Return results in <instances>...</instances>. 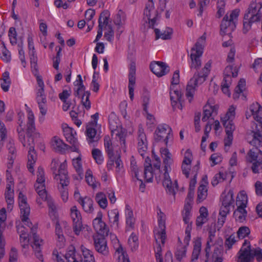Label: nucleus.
<instances>
[{"label": "nucleus", "mask_w": 262, "mask_h": 262, "mask_svg": "<svg viewBox=\"0 0 262 262\" xmlns=\"http://www.w3.org/2000/svg\"><path fill=\"white\" fill-rule=\"evenodd\" d=\"M203 52V48L198 42L190 50L189 68L191 71L195 70L196 72L189 80L186 87V96L189 102L191 101L197 88L206 80L210 72V63L208 62L205 64L201 71H198L202 64L201 57Z\"/></svg>", "instance_id": "f257e3e1"}, {"label": "nucleus", "mask_w": 262, "mask_h": 262, "mask_svg": "<svg viewBox=\"0 0 262 262\" xmlns=\"http://www.w3.org/2000/svg\"><path fill=\"white\" fill-rule=\"evenodd\" d=\"M249 109L257 123L253 124L247 141L251 145L262 146V107L256 103L250 105Z\"/></svg>", "instance_id": "f03ea898"}, {"label": "nucleus", "mask_w": 262, "mask_h": 262, "mask_svg": "<svg viewBox=\"0 0 262 262\" xmlns=\"http://www.w3.org/2000/svg\"><path fill=\"white\" fill-rule=\"evenodd\" d=\"M261 8V3H256L255 2L251 3L244 16L243 28L244 33L246 34L250 30L253 23L260 20Z\"/></svg>", "instance_id": "7ed1b4c3"}, {"label": "nucleus", "mask_w": 262, "mask_h": 262, "mask_svg": "<svg viewBox=\"0 0 262 262\" xmlns=\"http://www.w3.org/2000/svg\"><path fill=\"white\" fill-rule=\"evenodd\" d=\"M235 107L233 106L229 107L227 112L224 117L221 118V122L225 128L227 137L224 139L225 146H230L233 140V132L235 130V125L233 120L235 117Z\"/></svg>", "instance_id": "20e7f679"}, {"label": "nucleus", "mask_w": 262, "mask_h": 262, "mask_svg": "<svg viewBox=\"0 0 262 262\" xmlns=\"http://www.w3.org/2000/svg\"><path fill=\"white\" fill-rule=\"evenodd\" d=\"M239 11L235 9L230 14L227 13L224 17L221 24V34L222 35L230 34L236 28V21L239 15Z\"/></svg>", "instance_id": "39448f33"}, {"label": "nucleus", "mask_w": 262, "mask_h": 262, "mask_svg": "<svg viewBox=\"0 0 262 262\" xmlns=\"http://www.w3.org/2000/svg\"><path fill=\"white\" fill-rule=\"evenodd\" d=\"M248 152V161L251 163V168L254 173H262V151L258 147L262 146H255Z\"/></svg>", "instance_id": "423d86ee"}, {"label": "nucleus", "mask_w": 262, "mask_h": 262, "mask_svg": "<svg viewBox=\"0 0 262 262\" xmlns=\"http://www.w3.org/2000/svg\"><path fill=\"white\" fill-rule=\"evenodd\" d=\"M35 190L39 198L36 199L38 204H41V200L46 201L47 199V193L46 190L45 177L43 169L39 167L37 171V179L34 185Z\"/></svg>", "instance_id": "0eeeda50"}, {"label": "nucleus", "mask_w": 262, "mask_h": 262, "mask_svg": "<svg viewBox=\"0 0 262 262\" xmlns=\"http://www.w3.org/2000/svg\"><path fill=\"white\" fill-rule=\"evenodd\" d=\"M18 203L20 210L21 221L24 223L26 226L30 228L33 236L34 234H36L34 232V229L32 227V223L29 221L28 217L30 213V208L27 202V198L21 192H19L18 195Z\"/></svg>", "instance_id": "6e6552de"}, {"label": "nucleus", "mask_w": 262, "mask_h": 262, "mask_svg": "<svg viewBox=\"0 0 262 262\" xmlns=\"http://www.w3.org/2000/svg\"><path fill=\"white\" fill-rule=\"evenodd\" d=\"M154 138L157 142H164L167 145L169 141H172L173 138L171 128L166 124L159 125L155 130Z\"/></svg>", "instance_id": "1a4fd4ad"}, {"label": "nucleus", "mask_w": 262, "mask_h": 262, "mask_svg": "<svg viewBox=\"0 0 262 262\" xmlns=\"http://www.w3.org/2000/svg\"><path fill=\"white\" fill-rule=\"evenodd\" d=\"M144 14L148 20L149 27L154 28L156 24V21L159 18L160 15L158 11L155 8L152 0H148L146 3Z\"/></svg>", "instance_id": "9d476101"}, {"label": "nucleus", "mask_w": 262, "mask_h": 262, "mask_svg": "<svg viewBox=\"0 0 262 262\" xmlns=\"http://www.w3.org/2000/svg\"><path fill=\"white\" fill-rule=\"evenodd\" d=\"M158 221L159 229L155 231V238L157 243L158 239H160L162 244L164 245L166 238L165 215L161 210L158 213Z\"/></svg>", "instance_id": "9b49d317"}, {"label": "nucleus", "mask_w": 262, "mask_h": 262, "mask_svg": "<svg viewBox=\"0 0 262 262\" xmlns=\"http://www.w3.org/2000/svg\"><path fill=\"white\" fill-rule=\"evenodd\" d=\"M163 185L166 188V192L169 194L173 196L176 194V190L178 189V184L177 180L174 181L172 184L169 172L171 170H166L165 168L163 169Z\"/></svg>", "instance_id": "f8f14e48"}, {"label": "nucleus", "mask_w": 262, "mask_h": 262, "mask_svg": "<svg viewBox=\"0 0 262 262\" xmlns=\"http://www.w3.org/2000/svg\"><path fill=\"white\" fill-rule=\"evenodd\" d=\"M253 251L251 249L250 242L245 240L238 253V262H249L253 258Z\"/></svg>", "instance_id": "ddd939ff"}, {"label": "nucleus", "mask_w": 262, "mask_h": 262, "mask_svg": "<svg viewBox=\"0 0 262 262\" xmlns=\"http://www.w3.org/2000/svg\"><path fill=\"white\" fill-rule=\"evenodd\" d=\"M27 134L29 138L31 140L32 143L31 144L33 146L34 139L40 138V134L35 132L34 117L31 111H29L28 114Z\"/></svg>", "instance_id": "4468645a"}, {"label": "nucleus", "mask_w": 262, "mask_h": 262, "mask_svg": "<svg viewBox=\"0 0 262 262\" xmlns=\"http://www.w3.org/2000/svg\"><path fill=\"white\" fill-rule=\"evenodd\" d=\"M71 217L73 222L74 231L76 235H79L83 228L80 213L76 206H73L71 209Z\"/></svg>", "instance_id": "2eb2a0df"}, {"label": "nucleus", "mask_w": 262, "mask_h": 262, "mask_svg": "<svg viewBox=\"0 0 262 262\" xmlns=\"http://www.w3.org/2000/svg\"><path fill=\"white\" fill-rule=\"evenodd\" d=\"M150 69L158 77H162L170 71L168 66L162 61L151 62L150 64Z\"/></svg>", "instance_id": "dca6fc26"}, {"label": "nucleus", "mask_w": 262, "mask_h": 262, "mask_svg": "<svg viewBox=\"0 0 262 262\" xmlns=\"http://www.w3.org/2000/svg\"><path fill=\"white\" fill-rule=\"evenodd\" d=\"M6 148L8 152L7 168L12 169L14 163V160L16 157L17 150L14 143V141L12 139H9L6 144Z\"/></svg>", "instance_id": "f3484780"}, {"label": "nucleus", "mask_w": 262, "mask_h": 262, "mask_svg": "<svg viewBox=\"0 0 262 262\" xmlns=\"http://www.w3.org/2000/svg\"><path fill=\"white\" fill-rule=\"evenodd\" d=\"M137 140L138 151L140 155L143 157L147 149V141L144 129L141 125L138 127Z\"/></svg>", "instance_id": "a211bd4d"}, {"label": "nucleus", "mask_w": 262, "mask_h": 262, "mask_svg": "<svg viewBox=\"0 0 262 262\" xmlns=\"http://www.w3.org/2000/svg\"><path fill=\"white\" fill-rule=\"evenodd\" d=\"M63 132L67 141L72 145L71 147L72 150L73 151L78 152L79 144L77 139L75 137L76 132L72 128L68 126L63 128Z\"/></svg>", "instance_id": "6ab92c4d"}, {"label": "nucleus", "mask_w": 262, "mask_h": 262, "mask_svg": "<svg viewBox=\"0 0 262 262\" xmlns=\"http://www.w3.org/2000/svg\"><path fill=\"white\" fill-rule=\"evenodd\" d=\"M136 62L134 60H132L129 64L128 86L129 95L131 100L134 99V87L136 83Z\"/></svg>", "instance_id": "aec40b11"}, {"label": "nucleus", "mask_w": 262, "mask_h": 262, "mask_svg": "<svg viewBox=\"0 0 262 262\" xmlns=\"http://www.w3.org/2000/svg\"><path fill=\"white\" fill-rule=\"evenodd\" d=\"M66 168L67 164L66 163H61L58 169V173L56 174L55 176V179L59 181L62 189H64L63 187L68 186L69 183Z\"/></svg>", "instance_id": "412c9836"}, {"label": "nucleus", "mask_w": 262, "mask_h": 262, "mask_svg": "<svg viewBox=\"0 0 262 262\" xmlns=\"http://www.w3.org/2000/svg\"><path fill=\"white\" fill-rule=\"evenodd\" d=\"M104 235H96L94 236V245L96 251L103 255L108 253L107 243Z\"/></svg>", "instance_id": "4be33fe9"}, {"label": "nucleus", "mask_w": 262, "mask_h": 262, "mask_svg": "<svg viewBox=\"0 0 262 262\" xmlns=\"http://www.w3.org/2000/svg\"><path fill=\"white\" fill-rule=\"evenodd\" d=\"M67 223L64 221L59 222L57 221L55 224V235L57 236L56 239L58 245L62 247L66 242L65 237L63 235L62 227H66Z\"/></svg>", "instance_id": "5701e85b"}, {"label": "nucleus", "mask_w": 262, "mask_h": 262, "mask_svg": "<svg viewBox=\"0 0 262 262\" xmlns=\"http://www.w3.org/2000/svg\"><path fill=\"white\" fill-rule=\"evenodd\" d=\"M28 145L30 146L28 150V163L27 167L29 171L33 173L34 171V165L35 163L37 160V154L34 149V146L31 144V143H28Z\"/></svg>", "instance_id": "b1692460"}, {"label": "nucleus", "mask_w": 262, "mask_h": 262, "mask_svg": "<svg viewBox=\"0 0 262 262\" xmlns=\"http://www.w3.org/2000/svg\"><path fill=\"white\" fill-rule=\"evenodd\" d=\"M144 174L146 182H151L152 181L154 172L151 160L148 157H147L145 160Z\"/></svg>", "instance_id": "393cba45"}, {"label": "nucleus", "mask_w": 262, "mask_h": 262, "mask_svg": "<svg viewBox=\"0 0 262 262\" xmlns=\"http://www.w3.org/2000/svg\"><path fill=\"white\" fill-rule=\"evenodd\" d=\"M78 201L85 212L89 213L93 212V201L88 196L84 198L80 197Z\"/></svg>", "instance_id": "a878e982"}, {"label": "nucleus", "mask_w": 262, "mask_h": 262, "mask_svg": "<svg viewBox=\"0 0 262 262\" xmlns=\"http://www.w3.org/2000/svg\"><path fill=\"white\" fill-rule=\"evenodd\" d=\"M93 227L97 232V235H107L108 229L106 227L105 223L102 221L93 220Z\"/></svg>", "instance_id": "bb28decb"}, {"label": "nucleus", "mask_w": 262, "mask_h": 262, "mask_svg": "<svg viewBox=\"0 0 262 262\" xmlns=\"http://www.w3.org/2000/svg\"><path fill=\"white\" fill-rule=\"evenodd\" d=\"M199 212L200 215L196 218L195 224L197 227H202L208 220V212L206 207L202 206L200 208Z\"/></svg>", "instance_id": "cd10ccee"}, {"label": "nucleus", "mask_w": 262, "mask_h": 262, "mask_svg": "<svg viewBox=\"0 0 262 262\" xmlns=\"http://www.w3.org/2000/svg\"><path fill=\"white\" fill-rule=\"evenodd\" d=\"M160 152L163 159L164 168L166 170H171V165L172 163L173 160L171 158V155L167 148H161Z\"/></svg>", "instance_id": "c85d7f7f"}, {"label": "nucleus", "mask_w": 262, "mask_h": 262, "mask_svg": "<svg viewBox=\"0 0 262 262\" xmlns=\"http://www.w3.org/2000/svg\"><path fill=\"white\" fill-rule=\"evenodd\" d=\"M170 96L171 101V105L173 108L177 107L178 108L182 110V105L180 103V99L181 95L178 90H174L172 92V90L170 91Z\"/></svg>", "instance_id": "c756f323"}, {"label": "nucleus", "mask_w": 262, "mask_h": 262, "mask_svg": "<svg viewBox=\"0 0 262 262\" xmlns=\"http://www.w3.org/2000/svg\"><path fill=\"white\" fill-rule=\"evenodd\" d=\"M64 257L67 262H79V256L76 253L75 248L73 246L69 247Z\"/></svg>", "instance_id": "7c9ffc66"}, {"label": "nucleus", "mask_w": 262, "mask_h": 262, "mask_svg": "<svg viewBox=\"0 0 262 262\" xmlns=\"http://www.w3.org/2000/svg\"><path fill=\"white\" fill-rule=\"evenodd\" d=\"M42 240L40 239L37 234H34L33 235V244L32 245L33 249L34 250L36 257L41 261H43L42 255L40 253V243Z\"/></svg>", "instance_id": "2f4dec72"}, {"label": "nucleus", "mask_w": 262, "mask_h": 262, "mask_svg": "<svg viewBox=\"0 0 262 262\" xmlns=\"http://www.w3.org/2000/svg\"><path fill=\"white\" fill-rule=\"evenodd\" d=\"M212 114H217V107L215 106L209 104L205 105L204 107L202 121L203 122L207 121Z\"/></svg>", "instance_id": "473e14b6"}, {"label": "nucleus", "mask_w": 262, "mask_h": 262, "mask_svg": "<svg viewBox=\"0 0 262 262\" xmlns=\"http://www.w3.org/2000/svg\"><path fill=\"white\" fill-rule=\"evenodd\" d=\"M53 149L57 152H62L68 146L63 141L57 137H54L51 141Z\"/></svg>", "instance_id": "72a5a7b5"}, {"label": "nucleus", "mask_w": 262, "mask_h": 262, "mask_svg": "<svg viewBox=\"0 0 262 262\" xmlns=\"http://www.w3.org/2000/svg\"><path fill=\"white\" fill-rule=\"evenodd\" d=\"M193 249L192 253L191 261L198 259L201 250V238L196 237L193 242Z\"/></svg>", "instance_id": "f704fd0d"}, {"label": "nucleus", "mask_w": 262, "mask_h": 262, "mask_svg": "<svg viewBox=\"0 0 262 262\" xmlns=\"http://www.w3.org/2000/svg\"><path fill=\"white\" fill-rule=\"evenodd\" d=\"M81 252L83 257L81 258V262H95L93 252L89 249L84 247L83 245L80 246Z\"/></svg>", "instance_id": "c9c22d12"}, {"label": "nucleus", "mask_w": 262, "mask_h": 262, "mask_svg": "<svg viewBox=\"0 0 262 262\" xmlns=\"http://www.w3.org/2000/svg\"><path fill=\"white\" fill-rule=\"evenodd\" d=\"M155 33L156 34V39H158L160 38L164 40L169 39L171 37L172 29L170 28H167L163 32H161L159 29H155Z\"/></svg>", "instance_id": "e433bc0d"}, {"label": "nucleus", "mask_w": 262, "mask_h": 262, "mask_svg": "<svg viewBox=\"0 0 262 262\" xmlns=\"http://www.w3.org/2000/svg\"><path fill=\"white\" fill-rule=\"evenodd\" d=\"M126 136V131L125 129L121 128L117 131L116 133V138L117 141L120 143V147L124 152L126 151L125 138Z\"/></svg>", "instance_id": "4c0bfd02"}, {"label": "nucleus", "mask_w": 262, "mask_h": 262, "mask_svg": "<svg viewBox=\"0 0 262 262\" xmlns=\"http://www.w3.org/2000/svg\"><path fill=\"white\" fill-rule=\"evenodd\" d=\"M248 203V197L244 192H241L236 197V205L237 208H245Z\"/></svg>", "instance_id": "58836bf2"}, {"label": "nucleus", "mask_w": 262, "mask_h": 262, "mask_svg": "<svg viewBox=\"0 0 262 262\" xmlns=\"http://www.w3.org/2000/svg\"><path fill=\"white\" fill-rule=\"evenodd\" d=\"M207 188L206 185L201 184L198 189V196L196 201L201 203L206 199L207 196Z\"/></svg>", "instance_id": "ea45409f"}, {"label": "nucleus", "mask_w": 262, "mask_h": 262, "mask_svg": "<svg viewBox=\"0 0 262 262\" xmlns=\"http://www.w3.org/2000/svg\"><path fill=\"white\" fill-rule=\"evenodd\" d=\"M104 145L105 149L107 154L108 157H112L114 156V148L112 141L108 136H105L104 138Z\"/></svg>", "instance_id": "a19ab883"}, {"label": "nucleus", "mask_w": 262, "mask_h": 262, "mask_svg": "<svg viewBox=\"0 0 262 262\" xmlns=\"http://www.w3.org/2000/svg\"><path fill=\"white\" fill-rule=\"evenodd\" d=\"M233 214L236 221L242 223L246 220L247 212L245 208H237Z\"/></svg>", "instance_id": "79ce46f5"}, {"label": "nucleus", "mask_w": 262, "mask_h": 262, "mask_svg": "<svg viewBox=\"0 0 262 262\" xmlns=\"http://www.w3.org/2000/svg\"><path fill=\"white\" fill-rule=\"evenodd\" d=\"M95 200L101 208H106L107 200L104 193L101 192L97 193L95 196Z\"/></svg>", "instance_id": "37998d69"}, {"label": "nucleus", "mask_w": 262, "mask_h": 262, "mask_svg": "<svg viewBox=\"0 0 262 262\" xmlns=\"http://www.w3.org/2000/svg\"><path fill=\"white\" fill-rule=\"evenodd\" d=\"M0 57L5 61L9 62L11 59L10 52L6 49L5 44L0 46Z\"/></svg>", "instance_id": "c03bdc74"}, {"label": "nucleus", "mask_w": 262, "mask_h": 262, "mask_svg": "<svg viewBox=\"0 0 262 262\" xmlns=\"http://www.w3.org/2000/svg\"><path fill=\"white\" fill-rule=\"evenodd\" d=\"M126 224L131 228L133 227L134 224V219L133 217V212L129 209V206H126Z\"/></svg>", "instance_id": "a18cd8bd"}, {"label": "nucleus", "mask_w": 262, "mask_h": 262, "mask_svg": "<svg viewBox=\"0 0 262 262\" xmlns=\"http://www.w3.org/2000/svg\"><path fill=\"white\" fill-rule=\"evenodd\" d=\"M233 192L232 190H229L224 196L223 197L222 204L226 206H230L234 202L233 198Z\"/></svg>", "instance_id": "49530a36"}, {"label": "nucleus", "mask_w": 262, "mask_h": 262, "mask_svg": "<svg viewBox=\"0 0 262 262\" xmlns=\"http://www.w3.org/2000/svg\"><path fill=\"white\" fill-rule=\"evenodd\" d=\"M119 215V211L117 209L111 210L108 212V216L110 222L117 226L118 225Z\"/></svg>", "instance_id": "de8ad7c7"}, {"label": "nucleus", "mask_w": 262, "mask_h": 262, "mask_svg": "<svg viewBox=\"0 0 262 262\" xmlns=\"http://www.w3.org/2000/svg\"><path fill=\"white\" fill-rule=\"evenodd\" d=\"M125 20V14L124 12L122 10H119L114 18V23L116 25H122L124 23Z\"/></svg>", "instance_id": "09e8293b"}, {"label": "nucleus", "mask_w": 262, "mask_h": 262, "mask_svg": "<svg viewBox=\"0 0 262 262\" xmlns=\"http://www.w3.org/2000/svg\"><path fill=\"white\" fill-rule=\"evenodd\" d=\"M138 237L133 233L129 236L128 243L132 251L136 250L138 247Z\"/></svg>", "instance_id": "8fccbe9b"}, {"label": "nucleus", "mask_w": 262, "mask_h": 262, "mask_svg": "<svg viewBox=\"0 0 262 262\" xmlns=\"http://www.w3.org/2000/svg\"><path fill=\"white\" fill-rule=\"evenodd\" d=\"M214 236V232H212L211 231L209 232V236L206 244V247L205 248L206 256L207 258H208L209 255L210 248L211 246L213 245V241Z\"/></svg>", "instance_id": "3c124183"}, {"label": "nucleus", "mask_w": 262, "mask_h": 262, "mask_svg": "<svg viewBox=\"0 0 262 262\" xmlns=\"http://www.w3.org/2000/svg\"><path fill=\"white\" fill-rule=\"evenodd\" d=\"M77 78L78 79V81L77 80V85L78 86L77 89L75 92V96H79L81 95L83 92H85V87L83 84V81L80 75H78L77 76Z\"/></svg>", "instance_id": "603ef678"}, {"label": "nucleus", "mask_w": 262, "mask_h": 262, "mask_svg": "<svg viewBox=\"0 0 262 262\" xmlns=\"http://www.w3.org/2000/svg\"><path fill=\"white\" fill-rule=\"evenodd\" d=\"M90 92L89 91L84 92L81 98V103L83 106L89 110L91 108V102L90 101Z\"/></svg>", "instance_id": "864d4df0"}, {"label": "nucleus", "mask_w": 262, "mask_h": 262, "mask_svg": "<svg viewBox=\"0 0 262 262\" xmlns=\"http://www.w3.org/2000/svg\"><path fill=\"white\" fill-rule=\"evenodd\" d=\"M226 179V176L223 172H220L213 177L211 184L213 186L217 185L219 183L223 182Z\"/></svg>", "instance_id": "5fc2aeb1"}, {"label": "nucleus", "mask_w": 262, "mask_h": 262, "mask_svg": "<svg viewBox=\"0 0 262 262\" xmlns=\"http://www.w3.org/2000/svg\"><path fill=\"white\" fill-rule=\"evenodd\" d=\"M224 74V75L236 77L238 75V70L236 67L233 69L232 66H227L225 69Z\"/></svg>", "instance_id": "6e6d98bb"}, {"label": "nucleus", "mask_w": 262, "mask_h": 262, "mask_svg": "<svg viewBox=\"0 0 262 262\" xmlns=\"http://www.w3.org/2000/svg\"><path fill=\"white\" fill-rule=\"evenodd\" d=\"M92 154L93 158L98 164H101L102 163L103 158L101 151L99 149L97 148L93 149Z\"/></svg>", "instance_id": "4d7b16f0"}, {"label": "nucleus", "mask_w": 262, "mask_h": 262, "mask_svg": "<svg viewBox=\"0 0 262 262\" xmlns=\"http://www.w3.org/2000/svg\"><path fill=\"white\" fill-rule=\"evenodd\" d=\"M108 16V13L107 11H103L100 14L98 19V27L101 26V27L103 28V25H107Z\"/></svg>", "instance_id": "13d9d810"}, {"label": "nucleus", "mask_w": 262, "mask_h": 262, "mask_svg": "<svg viewBox=\"0 0 262 262\" xmlns=\"http://www.w3.org/2000/svg\"><path fill=\"white\" fill-rule=\"evenodd\" d=\"M191 206L189 205H184V212L183 213V220L184 223L186 224L190 225L189 220L191 216Z\"/></svg>", "instance_id": "bf43d9fd"}, {"label": "nucleus", "mask_w": 262, "mask_h": 262, "mask_svg": "<svg viewBox=\"0 0 262 262\" xmlns=\"http://www.w3.org/2000/svg\"><path fill=\"white\" fill-rule=\"evenodd\" d=\"M8 36L11 44L13 46L17 43V33L14 27H10L8 31Z\"/></svg>", "instance_id": "052dcab7"}, {"label": "nucleus", "mask_w": 262, "mask_h": 262, "mask_svg": "<svg viewBox=\"0 0 262 262\" xmlns=\"http://www.w3.org/2000/svg\"><path fill=\"white\" fill-rule=\"evenodd\" d=\"M85 180L89 186L93 188L96 187L95 180L93 177L92 172L90 169H88L85 173Z\"/></svg>", "instance_id": "680f3d73"}, {"label": "nucleus", "mask_w": 262, "mask_h": 262, "mask_svg": "<svg viewBox=\"0 0 262 262\" xmlns=\"http://www.w3.org/2000/svg\"><path fill=\"white\" fill-rule=\"evenodd\" d=\"M186 253V246H180L178 247L175 252V256L177 259L180 261L183 257H185Z\"/></svg>", "instance_id": "e2e57ef3"}, {"label": "nucleus", "mask_w": 262, "mask_h": 262, "mask_svg": "<svg viewBox=\"0 0 262 262\" xmlns=\"http://www.w3.org/2000/svg\"><path fill=\"white\" fill-rule=\"evenodd\" d=\"M250 233V229L246 226H242L240 227L237 232V234L239 238H244Z\"/></svg>", "instance_id": "0e129e2a"}, {"label": "nucleus", "mask_w": 262, "mask_h": 262, "mask_svg": "<svg viewBox=\"0 0 262 262\" xmlns=\"http://www.w3.org/2000/svg\"><path fill=\"white\" fill-rule=\"evenodd\" d=\"M73 164L76 171L79 176L83 174V170L82 168L81 160L80 157H78L76 159L73 160Z\"/></svg>", "instance_id": "69168bd1"}, {"label": "nucleus", "mask_w": 262, "mask_h": 262, "mask_svg": "<svg viewBox=\"0 0 262 262\" xmlns=\"http://www.w3.org/2000/svg\"><path fill=\"white\" fill-rule=\"evenodd\" d=\"M225 6V2L224 0H218L217 8V11L216 16L220 18L225 13L224 8Z\"/></svg>", "instance_id": "338daca9"}, {"label": "nucleus", "mask_w": 262, "mask_h": 262, "mask_svg": "<svg viewBox=\"0 0 262 262\" xmlns=\"http://www.w3.org/2000/svg\"><path fill=\"white\" fill-rule=\"evenodd\" d=\"M96 134V130L94 127H86V135L89 138V142L91 143L94 141V138Z\"/></svg>", "instance_id": "774afa93"}]
</instances>
